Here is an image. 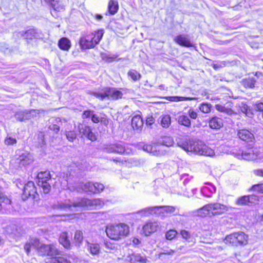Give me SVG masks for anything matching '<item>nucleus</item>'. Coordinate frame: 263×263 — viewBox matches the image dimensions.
I'll use <instances>...</instances> for the list:
<instances>
[{
  "label": "nucleus",
  "instance_id": "obj_38",
  "mask_svg": "<svg viewBox=\"0 0 263 263\" xmlns=\"http://www.w3.org/2000/svg\"><path fill=\"white\" fill-rule=\"evenodd\" d=\"M211 104L208 103H202L199 106V110L204 114L209 113L211 110Z\"/></svg>",
  "mask_w": 263,
  "mask_h": 263
},
{
  "label": "nucleus",
  "instance_id": "obj_7",
  "mask_svg": "<svg viewBox=\"0 0 263 263\" xmlns=\"http://www.w3.org/2000/svg\"><path fill=\"white\" fill-rule=\"evenodd\" d=\"M232 153L238 159L246 160H256L259 155V152L256 148H235L233 149Z\"/></svg>",
  "mask_w": 263,
  "mask_h": 263
},
{
  "label": "nucleus",
  "instance_id": "obj_26",
  "mask_svg": "<svg viewBox=\"0 0 263 263\" xmlns=\"http://www.w3.org/2000/svg\"><path fill=\"white\" fill-rule=\"evenodd\" d=\"M59 242L65 248L69 249L70 242L68 239V233L66 232H63L59 237Z\"/></svg>",
  "mask_w": 263,
  "mask_h": 263
},
{
  "label": "nucleus",
  "instance_id": "obj_53",
  "mask_svg": "<svg viewBox=\"0 0 263 263\" xmlns=\"http://www.w3.org/2000/svg\"><path fill=\"white\" fill-rule=\"evenodd\" d=\"M192 178V176H190L187 174H183L181 175L180 179L183 181L184 185H186Z\"/></svg>",
  "mask_w": 263,
  "mask_h": 263
},
{
  "label": "nucleus",
  "instance_id": "obj_12",
  "mask_svg": "<svg viewBox=\"0 0 263 263\" xmlns=\"http://www.w3.org/2000/svg\"><path fill=\"white\" fill-rule=\"evenodd\" d=\"M17 161L20 166H26L33 162L34 157L32 154L25 152L18 156Z\"/></svg>",
  "mask_w": 263,
  "mask_h": 263
},
{
  "label": "nucleus",
  "instance_id": "obj_27",
  "mask_svg": "<svg viewBox=\"0 0 263 263\" xmlns=\"http://www.w3.org/2000/svg\"><path fill=\"white\" fill-rule=\"evenodd\" d=\"M40 245V242L37 239H31L29 242H27L24 246V250H25L27 254L28 255L30 252L31 248L36 249V248Z\"/></svg>",
  "mask_w": 263,
  "mask_h": 263
},
{
  "label": "nucleus",
  "instance_id": "obj_41",
  "mask_svg": "<svg viewBox=\"0 0 263 263\" xmlns=\"http://www.w3.org/2000/svg\"><path fill=\"white\" fill-rule=\"evenodd\" d=\"M159 143L163 145L169 147L173 145L174 141L170 137H165L162 138V140L160 141Z\"/></svg>",
  "mask_w": 263,
  "mask_h": 263
},
{
  "label": "nucleus",
  "instance_id": "obj_6",
  "mask_svg": "<svg viewBox=\"0 0 263 263\" xmlns=\"http://www.w3.org/2000/svg\"><path fill=\"white\" fill-rule=\"evenodd\" d=\"M103 33V30H98L82 37L80 41L81 48L82 49H89L94 47L99 43Z\"/></svg>",
  "mask_w": 263,
  "mask_h": 263
},
{
  "label": "nucleus",
  "instance_id": "obj_60",
  "mask_svg": "<svg viewBox=\"0 0 263 263\" xmlns=\"http://www.w3.org/2000/svg\"><path fill=\"white\" fill-rule=\"evenodd\" d=\"M174 253V251L172 249H163L160 254L166 255H172Z\"/></svg>",
  "mask_w": 263,
  "mask_h": 263
},
{
  "label": "nucleus",
  "instance_id": "obj_4",
  "mask_svg": "<svg viewBox=\"0 0 263 263\" xmlns=\"http://www.w3.org/2000/svg\"><path fill=\"white\" fill-rule=\"evenodd\" d=\"M105 232L107 236L111 239L119 240L126 237L129 233V228L124 223L106 226Z\"/></svg>",
  "mask_w": 263,
  "mask_h": 263
},
{
  "label": "nucleus",
  "instance_id": "obj_49",
  "mask_svg": "<svg viewBox=\"0 0 263 263\" xmlns=\"http://www.w3.org/2000/svg\"><path fill=\"white\" fill-rule=\"evenodd\" d=\"M193 100V98L176 96V97H170L169 100L171 101L179 102V101H188V100Z\"/></svg>",
  "mask_w": 263,
  "mask_h": 263
},
{
  "label": "nucleus",
  "instance_id": "obj_39",
  "mask_svg": "<svg viewBox=\"0 0 263 263\" xmlns=\"http://www.w3.org/2000/svg\"><path fill=\"white\" fill-rule=\"evenodd\" d=\"M127 74L134 81H137L140 80L141 77L140 73L134 69L129 70Z\"/></svg>",
  "mask_w": 263,
  "mask_h": 263
},
{
  "label": "nucleus",
  "instance_id": "obj_64",
  "mask_svg": "<svg viewBox=\"0 0 263 263\" xmlns=\"http://www.w3.org/2000/svg\"><path fill=\"white\" fill-rule=\"evenodd\" d=\"M255 175L258 176L263 177V169H258L254 171Z\"/></svg>",
  "mask_w": 263,
  "mask_h": 263
},
{
  "label": "nucleus",
  "instance_id": "obj_56",
  "mask_svg": "<svg viewBox=\"0 0 263 263\" xmlns=\"http://www.w3.org/2000/svg\"><path fill=\"white\" fill-rule=\"evenodd\" d=\"M93 111H91L89 110H86L83 112L82 115V118L83 119L91 118V116L93 115Z\"/></svg>",
  "mask_w": 263,
  "mask_h": 263
},
{
  "label": "nucleus",
  "instance_id": "obj_32",
  "mask_svg": "<svg viewBox=\"0 0 263 263\" xmlns=\"http://www.w3.org/2000/svg\"><path fill=\"white\" fill-rule=\"evenodd\" d=\"M157 207L160 208L158 214L165 212L167 214H173L176 210L175 207L171 206H157Z\"/></svg>",
  "mask_w": 263,
  "mask_h": 263
},
{
  "label": "nucleus",
  "instance_id": "obj_13",
  "mask_svg": "<svg viewBox=\"0 0 263 263\" xmlns=\"http://www.w3.org/2000/svg\"><path fill=\"white\" fill-rule=\"evenodd\" d=\"M103 151L107 153L122 154L125 152L124 146L121 143L104 145Z\"/></svg>",
  "mask_w": 263,
  "mask_h": 263
},
{
  "label": "nucleus",
  "instance_id": "obj_25",
  "mask_svg": "<svg viewBox=\"0 0 263 263\" xmlns=\"http://www.w3.org/2000/svg\"><path fill=\"white\" fill-rule=\"evenodd\" d=\"M11 201L3 195H0V211L2 209L9 210L11 208Z\"/></svg>",
  "mask_w": 263,
  "mask_h": 263
},
{
  "label": "nucleus",
  "instance_id": "obj_57",
  "mask_svg": "<svg viewBox=\"0 0 263 263\" xmlns=\"http://www.w3.org/2000/svg\"><path fill=\"white\" fill-rule=\"evenodd\" d=\"M248 197L249 203H254L258 200L257 196L254 195H248Z\"/></svg>",
  "mask_w": 263,
  "mask_h": 263
},
{
  "label": "nucleus",
  "instance_id": "obj_46",
  "mask_svg": "<svg viewBox=\"0 0 263 263\" xmlns=\"http://www.w3.org/2000/svg\"><path fill=\"white\" fill-rule=\"evenodd\" d=\"M216 109L221 112H223L227 113L228 115H232L233 114V111L231 109L226 108V107L217 104L215 106Z\"/></svg>",
  "mask_w": 263,
  "mask_h": 263
},
{
  "label": "nucleus",
  "instance_id": "obj_40",
  "mask_svg": "<svg viewBox=\"0 0 263 263\" xmlns=\"http://www.w3.org/2000/svg\"><path fill=\"white\" fill-rule=\"evenodd\" d=\"M38 185L41 186L45 193H48L50 190L51 186L48 181H38Z\"/></svg>",
  "mask_w": 263,
  "mask_h": 263
},
{
  "label": "nucleus",
  "instance_id": "obj_15",
  "mask_svg": "<svg viewBox=\"0 0 263 263\" xmlns=\"http://www.w3.org/2000/svg\"><path fill=\"white\" fill-rule=\"evenodd\" d=\"M174 41L180 46L186 47H194V43L189 39V36L186 34H180L177 35L174 38Z\"/></svg>",
  "mask_w": 263,
  "mask_h": 263
},
{
  "label": "nucleus",
  "instance_id": "obj_31",
  "mask_svg": "<svg viewBox=\"0 0 263 263\" xmlns=\"http://www.w3.org/2000/svg\"><path fill=\"white\" fill-rule=\"evenodd\" d=\"M178 123L182 125L185 127H189L191 126V121L189 118L186 115H181L178 117L177 119Z\"/></svg>",
  "mask_w": 263,
  "mask_h": 263
},
{
  "label": "nucleus",
  "instance_id": "obj_37",
  "mask_svg": "<svg viewBox=\"0 0 263 263\" xmlns=\"http://www.w3.org/2000/svg\"><path fill=\"white\" fill-rule=\"evenodd\" d=\"M51 176L49 171L41 172L37 175L38 181H48Z\"/></svg>",
  "mask_w": 263,
  "mask_h": 263
},
{
  "label": "nucleus",
  "instance_id": "obj_52",
  "mask_svg": "<svg viewBox=\"0 0 263 263\" xmlns=\"http://www.w3.org/2000/svg\"><path fill=\"white\" fill-rule=\"evenodd\" d=\"M102 59L106 62H111L117 58V56L115 55H111L110 54L105 53L102 54Z\"/></svg>",
  "mask_w": 263,
  "mask_h": 263
},
{
  "label": "nucleus",
  "instance_id": "obj_18",
  "mask_svg": "<svg viewBox=\"0 0 263 263\" xmlns=\"http://www.w3.org/2000/svg\"><path fill=\"white\" fill-rule=\"evenodd\" d=\"M237 136L239 139L247 142H253L254 139L253 134L246 129L239 130L237 132Z\"/></svg>",
  "mask_w": 263,
  "mask_h": 263
},
{
  "label": "nucleus",
  "instance_id": "obj_51",
  "mask_svg": "<svg viewBox=\"0 0 263 263\" xmlns=\"http://www.w3.org/2000/svg\"><path fill=\"white\" fill-rule=\"evenodd\" d=\"M17 142L16 139L12 137L7 136L5 140V143L7 145H11L16 144Z\"/></svg>",
  "mask_w": 263,
  "mask_h": 263
},
{
  "label": "nucleus",
  "instance_id": "obj_10",
  "mask_svg": "<svg viewBox=\"0 0 263 263\" xmlns=\"http://www.w3.org/2000/svg\"><path fill=\"white\" fill-rule=\"evenodd\" d=\"M37 195L36 189L33 182L28 181L24 184L22 195L23 200H26L28 198L35 199Z\"/></svg>",
  "mask_w": 263,
  "mask_h": 263
},
{
  "label": "nucleus",
  "instance_id": "obj_44",
  "mask_svg": "<svg viewBox=\"0 0 263 263\" xmlns=\"http://www.w3.org/2000/svg\"><path fill=\"white\" fill-rule=\"evenodd\" d=\"M26 111L27 120L36 117L40 114V111L36 109H32Z\"/></svg>",
  "mask_w": 263,
  "mask_h": 263
},
{
  "label": "nucleus",
  "instance_id": "obj_2",
  "mask_svg": "<svg viewBox=\"0 0 263 263\" xmlns=\"http://www.w3.org/2000/svg\"><path fill=\"white\" fill-rule=\"evenodd\" d=\"M103 204V202L99 199L91 200L87 198H81L74 202L69 200H66L64 201H57L53 203L51 206L53 209L70 210L72 212H77L78 211V210H74L73 209L83 207L91 209L93 208V206H101Z\"/></svg>",
  "mask_w": 263,
  "mask_h": 263
},
{
  "label": "nucleus",
  "instance_id": "obj_14",
  "mask_svg": "<svg viewBox=\"0 0 263 263\" xmlns=\"http://www.w3.org/2000/svg\"><path fill=\"white\" fill-rule=\"evenodd\" d=\"M140 114V112L136 114L132 119V126L138 133L141 131L143 125V120Z\"/></svg>",
  "mask_w": 263,
  "mask_h": 263
},
{
  "label": "nucleus",
  "instance_id": "obj_20",
  "mask_svg": "<svg viewBox=\"0 0 263 263\" xmlns=\"http://www.w3.org/2000/svg\"><path fill=\"white\" fill-rule=\"evenodd\" d=\"M216 192L215 186L211 183H206L205 185L201 189L202 194L206 197H212L213 193Z\"/></svg>",
  "mask_w": 263,
  "mask_h": 263
},
{
  "label": "nucleus",
  "instance_id": "obj_21",
  "mask_svg": "<svg viewBox=\"0 0 263 263\" xmlns=\"http://www.w3.org/2000/svg\"><path fill=\"white\" fill-rule=\"evenodd\" d=\"M51 263H71L69 259V256L67 254H61L59 251V254L54 255L51 258Z\"/></svg>",
  "mask_w": 263,
  "mask_h": 263
},
{
  "label": "nucleus",
  "instance_id": "obj_62",
  "mask_svg": "<svg viewBox=\"0 0 263 263\" xmlns=\"http://www.w3.org/2000/svg\"><path fill=\"white\" fill-rule=\"evenodd\" d=\"M91 119L92 121L94 123H98L100 122L99 117L97 116V115H96L94 113L92 115Z\"/></svg>",
  "mask_w": 263,
  "mask_h": 263
},
{
  "label": "nucleus",
  "instance_id": "obj_24",
  "mask_svg": "<svg viewBox=\"0 0 263 263\" xmlns=\"http://www.w3.org/2000/svg\"><path fill=\"white\" fill-rule=\"evenodd\" d=\"M209 125L212 129H219L223 126V120L220 118L214 117L210 120Z\"/></svg>",
  "mask_w": 263,
  "mask_h": 263
},
{
  "label": "nucleus",
  "instance_id": "obj_59",
  "mask_svg": "<svg viewBox=\"0 0 263 263\" xmlns=\"http://www.w3.org/2000/svg\"><path fill=\"white\" fill-rule=\"evenodd\" d=\"M104 243L105 247L107 249L112 250L115 248L114 244H112V243H111L109 241H105Z\"/></svg>",
  "mask_w": 263,
  "mask_h": 263
},
{
  "label": "nucleus",
  "instance_id": "obj_16",
  "mask_svg": "<svg viewBox=\"0 0 263 263\" xmlns=\"http://www.w3.org/2000/svg\"><path fill=\"white\" fill-rule=\"evenodd\" d=\"M126 261L127 263H145L146 258L145 256H142L139 253H129L126 258Z\"/></svg>",
  "mask_w": 263,
  "mask_h": 263
},
{
  "label": "nucleus",
  "instance_id": "obj_55",
  "mask_svg": "<svg viewBox=\"0 0 263 263\" xmlns=\"http://www.w3.org/2000/svg\"><path fill=\"white\" fill-rule=\"evenodd\" d=\"M67 139L69 141H73L76 138V134L73 131L68 132L66 134Z\"/></svg>",
  "mask_w": 263,
  "mask_h": 263
},
{
  "label": "nucleus",
  "instance_id": "obj_54",
  "mask_svg": "<svg viewBox=\"0 0 263 263\" xmlns=\"http://www.w3.org/2000/svg\"><path fill=\"white\" fill-rule=\"evenodd\" d=\"M251 190L260 193H263V184H257L252 186Z\"/></svg>",
  "mask_w": 263,
  "mask_h": 263
},
{
  "label": "nucleus",
  "instance_id": "obj_9",
  "mask_svg": "<svg viewBox=\"0 0 263 263\" xmlns=\"http://www.w3.org/2000/svg\"><path fill=\"white\" fill-rule=\"evenodd\" d=\"M37 253L41 256H54L59 254V251L53 245L40 244L36 248Z\"/></svg>",
  "mask_w": 263,
  "mask_h": 263
},
{
  "label": "nucleus",
  "instance_id": "obj_36",
  "mask_svg": "<svg viewBox=\"0 0 263 263\" xmlns=\"http://www.w3.org/2000/svg\"><path fill=\"white\" fill-rule=\"evenodd\" d=\"M36 31L34 29H31L27 30L25 32H22L21 35L24 36L26 39H32L36 37Z\"/></svg>",
  "mask_w": 263,
  "mask_h": 263
},
{
  "label": "nucleus",
  "instance_id": "obj_28",
  "mask_svg": "<svg viewBox=\"0 0 263 263\" xmlns=\"http://www.w3.org/2000/svg\"><path fill=\"white\" fill-rule=\"evenodd\" d=\"M58 45L61 49L68 51L71 47V43L70 40L67 38L62 37L59 40Z\"/></svg>",
  "mask_w": 263,
  "mask_h": 263
},
{
  "label": "nucleus",
  "instance_id": "obj_30",
  "mask_svg": "<svg viewBox=\"0 0 263 263\" xmlns=\"http://www.w3.org/2000/svg\"><path fill=\"white\" fill-rule=\"evenodd\" d=\"M119 9L117 0H110L108 3V9L109 13L111 15L116 14Z\"/></svg>",
  "mask_w": 263,
  "mask_h": 263
},
{
  "label": "nucleus",
  "instance_id": "obj_33",
  "mask_svg": "<svg viewBox=\"0 0 263 263\" xmlns=\"http://www.w3.org/2000/svg\"><path fill=\"white\" fill-rule=\"evenodd\" d=\"M74 240L76 245H77L78 246L80 247L82 245L83 240V233L81 231L77 230L75 232Z\"/></svg>",
  "mask_w": 263,
  "mask_h": 263
},
{
  "label": "nucleus",
  "instance_id": "obj_23",
  "mask_svg": "<svg viewBox=\"0 0 263 263\" xmlns=\"http://www.w3.org/2000/svg\"><path fill=\"white\" fill-rule=\"evenodd\" d=\"M87 251L92 255H97L100 253V247L99 243H91L86 241Z\"/></svg>",
  "mask_w": 263,
  "mask_h": 263
},
{
  "label": "nucleus",
  "instance_id": "obj_63",
  "mask_svg": "<svg viewBox=\"0 0 263 263\" xmlns=\"http://www.w3.org/2000/svg\"><path fill=\"white\" fill-rule=\"evenodd\" d=\"M49 128L57 133L60 130V127L58 125L53 124L49 126Z\"/></svg>",
  "mask_w": 263,
  "mask_h": 263
},
{
  "label": "nucleus",
  "instance_id": "obj_17",
  "mask_svg": "<svg viewBox=\"0 0 263 263\" xmlns=\"http://www.w3.org/2000/svg\"><path fill=\"white\" fill-rule=\"evenodd\" d=\"M78 128L81 134H82L91 141H94L97 139L96 135L91 132L90 128L86 125L80 124Z\"/></svg>",
  "mask_w": 263,
  "mask_h": 263
},
{
  "label": "nucleus",
  "instance_id": "obj_42",
  "mask_svg": "<svg viewBox=\"0 0 263 263\" xmlns=\"http://www.w3.org/2000/svg\"><path fill=\"white\" fill-rule=\"evenodd\" d=\"M26 111H17L14 117L15 118L19 121H24L25 120H27L26 118Z\"/></svg>",
  "mask_w": 263,
  "mask_h": 263
},
{
  "label": "nucleus",
  "instance_id": "obj_8",
  "mask_svg": "<svg viewBox=\"0 0 263 263\" xmlns=\"http://www.w3.org/2000/svg\"><path fill=\"white\" fill-rule=\"evenodd\" d=\"M248 236L242 232H238L227 235L224 242L232 246H243L248 243Z\"/></svg>",
  "mask_w": 263,
  "mask_h": 263
},
{
  "label": "nucleus",
  "instance_id": "obj_45",
  "mask_svg": "<svg viewBox=\"0 0 263 263\" xmlns=\"http://www.w3.org/2000/svg\"><path fill=\"white\" fill-rule=\"evenodd\" d=\"M161 123L163 127H168L171 124V117L169 115L163 116L161 118Z\"/></svg>",
  "mask_w": 263,
  "mask_h": 263
},
{
  "label": "nucleus",
  "instance_id": "obj_1",
  "mask_svg": "<svg viewBox=\"0 0 263 263\" xmlns=\"http://www.w3.org/2000/svg\"><path fill=\"white\" fill-rule=\"evenodd\" d=\"M177 144L185 151L193 152L196 154L209 157L215 155L214 151L201 141H195L185 137L179 141Z\"/></svg>",
  "mask_w": 263,
  "mask_h": 263
},
{
  "label": "nucleus",
  "instance_id": "obj_22",
  "mask_svg": "<svg viewBox=\"0 0 263 263\" xmlns=\"http://www.w3.org/2000/svg\"><path fill=\"white\" fill-rule=\"evenodd\" d=\"M158 227V224L157 222H147L143 227V232L145 235L148 236L150 234L156 231Z\"/></svg>",
  "mask_w": 263,
  "mask_h": 263
},
{
  "label": "nucleus",
  "instance_id": "obj_11",
  "mask_svg": "<svg viewBox=\"0 0 263 263\" xmlns=\"http://www.w3.org/2000/svg\"><path fill=\"white\" fill-rule=\"evenodd\" d=\"M82 187L85 192L96 194L102 192L104 189V186L103 184L98 182H87L84 184Z\"/></svg>",
  "mask_w": 263,
  "mask_h": 263
},
{
  "label": "nucleus",
  "instance_id": "obj_58",
  "mask_svg": "<svg viewBox=\"0 0 263 263\" xmlns=\"http://www.w3.org/2000/svg\"><path fill=\"white\" fill-rule=\"evenodd\" d=\"M189 115L193 119H196L197 117V114L193 109H190L189 110Z\"/></svg>",
  "mask_w": 263,
  "mask_h": 263
},
{
  "label": "nucleus",
  "instance_id": "obj_29",
  "mask_svg": "<svg viewBox=\"0 0 263 263\" xmlns=\"http://www.w3.org/2000/svg\"><path fill=\"white\" fill-rule=\"evenodd\" d=\"M45 2L49 4L53 9L54 13L56 11H61L64 9V7L63 5L59 3L58 0H45Z\"/></svg>",
  "mask_w": 263,
  "mask_h": 263
},
{
  "label": "nucleus",
  "instance_id": "obj_47",
  "mask_svg": "<svg viewBox=\"0 0 263 263\" xmlns=\"http://www.w3.org/2000/svg\"><path fill=\"white\" fill-rule=\"evenodd\" d=\"M249 203L248 196H243L239 198L236 202V204L238 205H248Z\"/></svg>",
  "mask_w": 263,
  "mask_h": 263
},
{
  "label": "nucleus",
  "instance_id": "obj_19",
  "mask_svg": "<svg viewBox=\"0 0 263 263\" xmlns=\"http://www.w3.org/2000/svg\"><path fill=\"white\" fill-rule=\"evenodd\" d=\"M159 209L160 208L157 206L148 207L139 211L137 214H139L141 217H148L153 214H158Z\"/></svg>",
  "mask_w": 263,
  "mask_h": 263
},
{
  "label": "nucleus",
  "instance_id": "obj_48",
  "mask_svg": "<svg viewBox=\"0 0 263 263\" xmlns=\"http://www.w3.org/2000/svg\"><path fill=\"white\" fill-rule=\"evenodd\" d=\"M177 235V232L175 230H170L165 233V238L166 239L171 240L173 239Z\"/></svg>",
  "mask_w": 263,
  "mask_h": 263
},
{
  "label": "nucleus",
  "instance_id": "obj_43",
  "mask_svg": "<svg viewBox=\"0 0 263 263\" xmlns=\"http://www.w3.org/2000/svg\"><path fill=\"white\" fill-rule=\"evenodd\" d=\"M256 80L255 78H249L243 81V85L246 87L253 88L255 86Z\"/></svg>",
  "mask_w": 263,
  "mask_h": 263
},
{
  "label": "nucleus",
  "instance_id": "obj_35",
  "mask_svg": "<svg viewBox=\"0 0 263 263\" xmlns=\"http://www.w3.org/2000/svg\"><path fill=\"white\" fill-rule=\"evenodd\" d=\"M180 234L181 235L182 238L188 242H195V239L194 237L188 231L182 230L180 232Z\"/></svg>",
  "mask_w": 263,
  "mask_h": 263
},
{
  "label": "nucleus",
  "instance_id": "obj_34",
  "mask_svg": "<svg viewBox=\"0 0 263 263\" xmlns=\"http://www.w3.org/2000/svg\"><path fill=\"white\" fill-rule=\"evenodd\" d=\"M54 219L57 221H66L73 219L75 217V214H64L56 215L54 216Z\"/></svg>",
  "mask_w": 263,
  "mask_h": 263
},
{
  "label": "nucleus",
  "instance_id": "obj_5",
  "mask_svg": "<svg viewBox=\"0 0 263 263\" xmlns=\"http://www.w3.org/2000/svg\"><path fill=\"white\" fill-rule=\"evenodd\" d=\"M90 93L101 100H104L106 98L108 100H116L122 98L123 96L121 91L114 88L108 87L92 91Z\"/></svg>",
  "mask_w": 263,
  "mask_h": 263
},
{
  "label": "nucleus",
  "instance_id": "obj_61",
  "mask_svg": "<svg viewBox=\"0 0 263 263\" xmlns=\"http://www.w3.org/2000/svg\"><path fill=\"white\" fill-rule=\"evenodd\" d=\"M154 119L153 117H148L146 120V124L148 125H151L154 123Z\"/></svg>",
  "mask_w": 263,
  "mask_h": 263
},
{
  "label": "nucleus",
  "instance_id": "obj_3",
  "mask_svg": "<svg viewBox=\"0 0 263 263\" xmlns=\"http://www.w3.org/2000/svg\"><path fill=\"white\" fill-rule=\"evenodd\" d=\"M233 208L228 205L219 202H212L207 204L196 212L198 216L204 217L208 216H218L224 214L228 212L231 211Z\"/></svg>",
  "mask_w": 263,
  "mask_h": 263
},
{
  "label": "nucleus",
  "instance_id": "obj_50",
  "mask_svg": "<svg viewBox=\"0 0 263 263\" xmlns=\"http://www.w3.org/2000/svg\"><path fill=\"white\" fill-rule=\"evenodd\" d=\"M143 150L149 153H152L153 155L155 154L156 153V147L153 146L152 144H145L143 146Z\"/></svg>",
  "mask_w": 263,
  "mask_h": 263
}]
</instances>
